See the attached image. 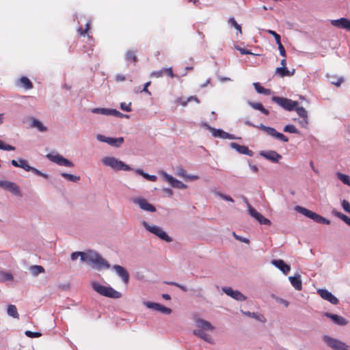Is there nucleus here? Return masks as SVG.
<instances>
[{"instance_id":"a878e982","label":"nucleus","mask_w":350,"mask_h":350,"mask_svg":"<svg viewBox=\"0 0 350 350\" xmlns=\"http://www.w3.org/2000/svg\"><path fill=\"white\" fill-rule=\"evenodd\" d=\"M296 210L299 212L300 213L303 214L306 217L314 220L315 216L317 213L312 212V211H310L306 208L301 207V206H297Z\"/></svg>"},{"instance_id":"864d4df0","label":"nucleus","mask_w":350,"mask_h":350,"mask_svg":"<svg viewBox=\"0 0 350 350\" xmlns=\"http://www.w3.org/2000/svg\"><path fill=\"white\" fill-rule=\"evenodd\" d=\"M131 103H120V108L122 110L124 111H131Z\"/></svg>"},{"instance_id":"69168bd1","label":"nucleus","mask_w":350,"mask_h":350,"mask_svg":"<svg viewBox=\"0 0 350 350\" xmlns=\"http://www.w3.org/2000/svg\"><path fill=\"white\" fill-rule=\"evenodd\" d=\"M254 318L263 323L266 321V319L262 314H256Z\"/></svg>"},{"instance_id":"4d7b16f0","label":"nucleus","mask_w":350,"mask_h":350,"mask_svg":"<svg viewBox=\"0 0 350 350\" xmlns=\"http://www.w3.org/2000/svg\"><path fill=\"white\" fill-rule=\"evenodd\" d=\"M342 206L346 212L350 213V203L347 200H343L342 201Z\"/></svg>"},{"instance_id":"ea45409f","label":"nucleus","mask_w":350,"mask_h":350,"mask_svg":"<svg viewBox=\"0 0 350 350\" xmlns=\"http://www.w3.org/2000/svg\"><path fill=\"white\" fill-rule=\"evenodd\" d=\"M295 111H297V114L301 118H308V112L303 107H299V105H298L295 109Z\"/></svg>"},{"instance_id":"2eb2a0df","label":"nucleus","mask_w":350,"mask_h":350,"mask_svg":"<svg viewBox=\"0 0 350 350\" xmlns=\"http://www.w3.org/2000/svg\"><path fill=\"white\" fill-rule=\"evenodd\" d=\"M331 24L336 27L350 30V20L346 18L332 20Z\"/></svg>"},{"instance_id":"5fc2aeb1","label":"nucleus","mask_w":350,"mask_h":350,"mask_svg":"<svg viewBox=\"0 0 350 350\" xmlns=\"http://www.w3.org/2000/svg\"><path fill=\"white\" fill-rule=\"evenodd\" d=\"M25 335L29 338H38V337H40L41 336V333L40 332H33L31 331H26L25 332Z\"/></svg>"},{"instance_id":"ddd939ff","label":"nucleus","mask_w":350,"mask_h":350,"mask_svg":"<svg viewBox=\"0 0 350 350\" xmlns=\"http://www.w3.org/2000/svg\"><path fill=\"white\" fill-rule=\"evenodd\" d=\"M318 294L321 296V297L326 301H328L331 304L334 305H336L338 304V299L334 296L332 293L328 291L326 289H318Z\"/></svg>"},{"instance_id":"72a5a7b5","label":"nucleus","mask_w":350,"mask_h":350,"mask_svg":"<svg viewBox=\"0 0 350 350\" xmlns=\"http://www.w3.org/2000/svg\"><path fill=\"white\" fill-rule=\"evenodd\" d=\"M191 100H194L198 103H200L199 99L194 96H189L186 100L183 99V98H179L177 99V102L184 107L186 106L187 103Z\"/></svg>"},{"instance_id":"412c9836","label":"nucleus","mask_w":350,"mask_h":350,"mask_svg":"<svg viewBox=\"0 0 350 350\" xmlns=\"http://www.w3.org/2000/svg\"><path fill=\"white\" fill-rule=\"evenodd\" d=\"M325 316L331 319L336 324L338 325H346L348 321L342 317L338 314H334L329 312L325 313Z\"/></svg>"},{"instance_id":"c85d7f7f","label":"nucleus","mask_w":350,"mask_h":350,"mask_svg":"<svg viewBox=\"0 0 350 350\" xmlns=\"http://www.w3.org/2000/svg\"><path fill=\"white\" fill-rule=\"evenodd\" d=\"M275 72L280 77H284L286 76H292L294 74V70L291 72L288 70L286 67H280L277 68L275 70Z\"/></svg>"},{"instance_id":"473e14b6","label":"nucleus","mask_w":350,"mask_h":350,"mask_svg":"<svg viewBox=\"0 0 350 350\" xmlns=\"http://www.w3.org/2000/svg\"><path fill=\"white\" fill-rule=\"evenodd\" d=\"M254 86L256 92L259 94H262L265 95L271 94V90L265 88L264 87L261 86L259 83H254Z\"/></svg>"},{"instance_id":"58836bf2","label":"nucleus","mask_w":350,"mask_h":350,"mask_svg":"<svg viewBox=\"0 0 350 350\" xmlns=\"http://www.w3.org/2000/svg\"><path fill=\"white\" fill-rule=\"evenodd\" d=\"M136 173L142 175L143 177H144L146 179L154 182L157 180V176L154 175H149L148 174L144 173L142 170L137 169L135 171Z\"/></svg>"},{"instance_id":"393cba45","label":"nucleus","mask_w":350,"mask_h":350,"mask_svg":"<svg viewBox=\"0 0 350 350\" xmlns=\"http://www.w3.org/2000/svg\"><path fill=\"white\" fill-rule=\"evenodd\" d=\"M197 326L200 328V329H205L209 331H213L214 327L207 321L203 319H198L196 321Z\"/></svg>"},{"instance_id":"6e6552de","label":"nucleus","mask_w":350,"mask_h":350,"mask_svg":"<svg viewBox=\"0 0 350 350\" xmlns=\"http://www.w3.org/2000/svg\"><path fill=\"white\" fill-rule=\"evenodd\" d=\"M47 158L50 159V161L63 166L66 167H73V163L68 160L67 159L64 158L62 155L59 154H48L46 155Z\"/></svg>"},{"instance_id":"37998d69","label":"nucleus","mask_w":350,"mask_h":350,"mask_svg":"<svg viewBox=\"0 0 350 350\" xmlns=\"http://www.w3.org/2000/svg\"><path fill=\"white\" fill-rule=\"evenodd\" d=\"M144 304L148 308L152 309V310H157V311H158L159 307V305H160V304L154 303V302H151V301H144Z\"/></svg>"},{"instance_id":"20e7f679","label":"nucleus","mask_w":350,"mask_h":350,"mask_svg":"<svg viewBox=\"0 0 350 350\" xmlns=\"http://www.w3.org/2000/svg\"><path fill=\"white\" fill-rule=\"evenodd\" d=\"M246 124L250 126L256 127L258 129H260V130L263 131L264 132H265L267 135H269L273 137H275L276 139H278L280 141H282L284 142H288V139L287 138V137H286L282 133L278 132L274 128L266 126L262 124L258 126H256L250 122H246Z\"/></svg>"},{"instance_id":"6e6d98bb","label":"nucleus","mask_w":350,"mask_h":350,"mask_svg":"<svg viewBox=\"0 0 350 350\" xmlns=\"http://www.w3.org/2000/svg\"><path fill=\"white\" fill-rule=\"evenodd\" d=\"M176 175L185 179L187 177V172L183 167H178L176 170Z\"/></svg>"},{"instance_id":"de8ad7c7","label":"nucleus","mask_w":350,"mask_h":350,"mask_svg":"<svg viewBox=\"0 0 350 350\" xmlns=\"http://www.w3.org/2000/svg\"><path fill=\"white\" fill-rule=\"evenodd\" d=\"M92 112L94 113H101L103 115L109 116V109L95 108L92 109Z\"/></svg>"},{"instance_id":"4be33fe9","label":"nucleus","mask_w":350,"mask_h":350,"mask_svg":"<svg viewBox=\"0 0 350 350\" xmlns=\"http://www.w3.org/2000/svg\"><path fill=\"white\" fill-rule=\"evenodd\" d=\"M272 264L284 274H287L291 271V267L282 260H272Z\"/></svg>"},{"instance_id":"7c9ffc66","label":"nucleus","mask_w":350,"mask_h":350,"mask_svg":"<svg viewBox=\"0 0 350 350\" xmlns=\"http://www.w3.org/2000/svg\"><path fill=\"white\" fill-rule=\"evenodd\" d=\"M31 126L36 128L40 132H45L47 128L38 120L33 118L31 122Z\"/></svg>"},{"instance_id":"9b49d317","label":"nucleus","mask_w":350,"mask_h":350,"mask_svg":"<svg viewBox=\"0 0 350 350\" xmlns=\"http://www.w3.org/2000/svg\"><path fill=\"white\" fill-rule=\"evenodd\" d=\"M163 177L174 188L185 189L187 188V186L182 183L181 181L174 178L172 176L169 175L166 172L161 173Z\"/></svg>"},{"instance_id":"680f3d73","label":"nucleus","mask_w":350,"mask_h":350,"mask_svg":"<svg viewBox=\"0 0 350 350\" xmlns=\"http://www.w3.org/2000/svg\"><path fill=\"white\" fill-rule=\"evenodd\" d=\"M251 106L255 109H257V110H259L260 109H262L263 105L260 103H251Z\"/></svg>"},{"instance_id":"a19ab883","label":"nucleus","mask_w":350,"mask_h":350,"mask_svg":"<svg viewBox=\"0 0 350 350\" xmlns=\"http://www.w3.org/2000/svg\"><path fill=\"white\" fill-rule=\"evenodd\" d=\"M283 131L284 132L290 133H295L299 134V130L293 124H288L284 126Z\"/></svg>"},{"instance_id":"f257e3e1","label":"nucleus","mask_w":350,"mask_h":350,"mask_svg":"<svg viewBox=\"0 0 350 350\" xmlns=\"http://www.w3.org/2000/svg\"><path fill=\"white\" fill-rule=\"evenodd\" d=\"M84 259L83 262L92 265L98 269H109L110 265L103 259L98 253L88 250L84 252Z\"/></svg>"},{"instance_id":"c756f323","label":"nucleus","mask_w":350,"mask_h":350,"mask_svg":"<svg viewBox=\"0 0 350 350\" xmlns=\"http://www.w3.org/2000/svg\"><path fill=\"white\" fill-rule=\"evenodd\" d=\"M126 61L135 64L137 62L136 51L129 50L125 54Z\"/></svg>"},{"instance_id":"4c0bfd02","label":"nucleus","mask_w":350,"mask_h":350,"mask_svg":"<svg viewBox=\"0 0 350 350\" xmlns=\"http://www.w3.org/2000/svg\"><path fill=\"white\" fill-rule=\"evenodd\" d=\"M336 175L338 178L344 184L350 186V177L348 175L342 174L340 172H338Z\"/></svg>"},{"instance_id":"49530a36","label":"nucleus","mask_w":350,"mask_h":350,"mask_svg":"<svg viewBox=\"0 0 350 350\" xmlns=\"http://www.w3.org/2000/svg\"><path fill=\"white\" fill-rule=\"evenodd\" d=\"M81 258V260L83 261V260L84 259V252H72L71 254V256H70V258L72 259V260H76L78 257Z\"/></svg>"},{"instance_id":"1a4fd4ad","label":"nucleus","mask_w":350,"mask_h":350,"mask_svg":"<svg viewBox=\"0 0 350 350\" xmlns=\"http://www.w3.org/2000/svg\"><path fill=\"white\" fill-rule=\"evenodd\" d=\"M97 139L100 142H106L107 144H108L112 146H114V147H119L124 142L123 137H118V138L107 137H105L102 135H98Z\"/></svg>"},{"instance_id":"c9c22d12","label":"nucleus","mask_w":350,"mask_h":350,"mask_svg":"<svg viewBox=\"0 0 350 350\" xmlns=\"http://www.w3.org/2000/svg\"><path fill=\"white\" fill-rule=\"evenodd\" d=\"M13 275L10 273L0 271V282L11 281Z\"/></svg>"},{"instance_id":"09e8293b","label":"nucleus","mask_w":350,"mask_h":350,"mask_svg":"<svg viewBox=\"0 0 350 350\" xmlns=\"http://www.w3.org/2000/svg\"><path fill=\"white\" fill-rule=\"evenodd\" d=\"M0 150H15V147L11 146V145H8V144H5L1 139H0Z\"/></svg>"},{"instance_id":"aec40b11","label":"nucleus","mask_w":350,"mask_h":350,"mask_svg":"<svg viewBox=\"0 0 350 350\" xmlns=\"http://www.w3.org/2000/svg\"><path fill=\"white\" fill-rule=\"evenodd\" d=\"M230 146L241 154L249 156H252L253 154L252 151L250 150L247 146H242L234 142L231 143Z\"/></svg>"},{"instance_id":"cd10ccee","label":"nucleus","mask_w":350,"mask_h":350,"mask_svg":"<svg viewBox=\"0 0 350 350\" xmlns=\"http://www.w3.org/2000/svg\"><path fill=\"white\" fill-rule=\"evenodd\" d=\"M19 85L26 90H31L33 88L31 81L27 77H22L19 79Z\"/></svg>"},{"instance_id":"603ef678","label":"nucleus","mask_w":350,"mask_h":350,"mask_svg":"<svg viewBox=\"0 0 350 350\" xmlns=\"http://www.w3.org/2000/svg\"><path fill=\"white\" fill-rule=\"evenodd\" d=\"M267 31L268 33H269L270 35L273 36V38H275L276 43H278V42H281V37H280V36L278 33H276L275 31L269 29Z\"/></svg>"},{"instance_id":"0eeeda50","label":"nucleus","mask_w":350,"mask_h":350,"mask_svg":"<svg viewBox=\"0 0 350 350\" xmlns=\"http://www.w3.org/2000/svg\"><path fill=\"white\" fill-rule=\"evenodd\" d=\"M323 341L334 350H350L347 344L330 336H324Z\"/></svg>"},{"instance_id":"8fccbe9b","label":"nucleus","mask_w":350,"mask_h":350,"mask_svg":"<svg viewBox=\"0 0 350 350\" xmlns=\"http://www.w3.org/2000/svg\"><path fill=\"white\" fill-rule=\"evenodd\" d=\"M33 172L35 174L38 175V176H42L45 178H48V175L46 174H44L42 173V172H40V170H38V169L33 167H29V172Z\"/></svg>"},{"instance_id":"338daca9","label":"nucleus","mask_w":350,"mask_h":350,"mask_svg":"<svg viewBox=\"0 0 350 350\" xmlns=\"http://www.w3.org/2000/svg\"><path fill=\"white\" fill-rule=\"evenodd\" d=\"M126 79L125 77L122 75H117L116 76V81L117 82L124 81Z\"/></svg>"},{"instance_id":"e433bc0d","label":"nucleus","mask_w":350,"mask_h":350,"mask_svg":"<svg viewBox=\"0 0 350 350\" xmlns=\"http://www.w3.org/2000/svg\"><path fill=\"white\" fill-rule=\"evenodd\" d=\"M61 176L66 178V180L71 181V182H77L80 180V176H75L72 174H70L68 173L63 172L61 174Z\"/></svg>"},{"instance_id":"13d9d810","label":"nucleus","mask_w":350,"mask_h":350,"mask_svg":"<svg viewBox=\"0 0 350 350\" xmlns=\"http://www.w3.org/2000/svg\"><path fill=\"white\" fill-rule=\"evenodd\" d=\"M338 216L342 220L344 221L347 224H348L349 226H350V218L349 217H347V215L342 214V213H339L338 214Z\"/></svg>"},{"instance_id":"f8f14e48","label":"nucleus","mask_w":350,"mask_h":350,"mask_svg":"<svg viewBox=\"0 0 350 350\" xmlns=\"http://www.w3.org/2000/svg\"><path fill=\"white\" fill-rule=\"evenodd\" d=\"M249 213L252 217L255 218L260 224L270 226L271 222L269 219L265 218L262 214L258 213L251 206H249Z\"/></svg>"},{"instance_id":"bf43d9fd","label":"nucleus","mask_w":350,"mask_h":350,"mask_svg":"<svg viewBox=\"0 0 350 350\" xmlns=\"http://www.w3.org/2000/svg\"><path fill=\"white\" fill-rule=\"evenodd\" d=\"M277 44L278 45V49L280 51V55L282 57H286V51H285V49H284V46L282 45V42H280L277 43Z\"/></svg>"},{"instance_id":"0e129e2a","label":"nucleus","mask_w":350,"mask_h":350,"mask_svg":"<svg viewBox=\"0 0 350 350\" xmlns=\"http://www.w3.org/2000/svg\"><path fill=\"white\" fill-rule=\"evenodd\" d=\"M199 178V177L196 175H187V177L185 178V180H198Z\"/></svg>"},{"instance_id":"f3484780","label":"nucleus","mask_w":350,"mask_h":350,"mask_svg":"<svg viewBox=\"0 0 350 350\" xmlns=\"http://www.w3.org/2000/svg\"><path fill=\"white\" fill-rule=\"evenodd\" d=\"M226 294L238 301H244L246 297L239 291L233 290L231 287L223 288Z\"/></svg>"},{"instance_id":"bb28decb","label":"nucleus","mask_w":350,"mask_h":350,"mask_svg":"<svg viewBox=\"0 0 350 350\" xmlns=\"http://www.w3.org/2000/svg\"><path fill=\"white\" fill-rule=\"evenodd\" d=\"M193 334L196 336H198L200 338L203 339L204 340L211 343L212 342V338L210 335L206 334L203 330L202 329H196L193 331Z\"/></svg>"},{"instance_id":"5701e85b","label":"nucleus","mask_w":350,"mask_h":350,"mask_svg":"<svg viewBox=\"0 0 350 350\" xmlns=\"http://www.w3.org/2000/svg\"><path fill=\"white\" fill-rule=\"evenodd\" d=\"M288 280H290L291 285L296 290L301 291L302 289V282L300 275L297 274L294 276H290Z\"/></svg>"},{"instance_id":"3c124183","label":"nucleus","mask_w":350,"mask_h":350,"mask_svg":"<svg viewBox=\"0 0 350 350\" xmlns=\"http://www.w3.org/2000/svg\"><path fill=\"white\" fill-rule=\"evenodd\" d=\"M158 311L166 314H170L172 312V310L170 308H167L161 304L159 305Z\"/></svg>"},{"instance_id":"f704fd0d","label":"nucleus","mask_w":350,"mask_h":350,"mask_svg":"<svg viewBox=\"0 0 350 350\" xmlns=\"http://www.w3.org/2000/svg\"><path fill=\"white\" fill-rule=\"evenodd\" d=\"M30 270H31V273L33 275H38V274L44 272V267L42 266H40V265H32L30 267Z\"/></svg>"},{"instance_id":"79ce46f5","label":"nucleus","mask_w":350,"mask_h":350,"mask_svg":"<svg viewBox=\"0 0 350 350\" xmlns=\"http://www.w3.org/2000/svg\"><path fill=\"white\" fill-rule=\"evenodd\" d=\"M18 167H21L24 169L25 171L29 172L30 165L28 164V162L26 160L23 159H18Z\"/></svg>"},{"instance_id":"9d476101","label":"nucleus","mask_w":350,"mask_h":350,"mask_svg":"<svg viewBox=\"0 0 350 350\" xmlns=\"http://www.w3.org/2000/svg\"><path fill=\"white\" fill-rule=\"evenodd\" d=\"M0 187L3 188L13 194L21 196L19 187L13 182L7 180H0Z\"/></svg>"},{"instance_id":"a18cd8bd","label":"nucleus","mask_w":350,"mask_h":350,"mask_svg":"<svg viewBox=\"0 0 350 350\" xmlns=\"http://www.w3.org/2000/svg\"><path fill=\"white\" fill-rule=\"evenodd\" d=\"M228 23L234 27L240 33H242L241 27L239 25L234 18H230Z\"/></svg>"},{"instance_id":"6ab92c4d","label":"nucleus","mask_w":350,"mask_h":350,"mask_svg":"<svg viewBox=\"0 0 350 350\" xmlns=\"http://www.w3.org/2000/svg\"><path fill=\"white\" fill-rule=\"evenodd\" d=\"M164 75H167L171 78L174 77V75L173 73V70L172 68H163L160 70L158 71H154L151 74V77L159 78Z\"/></svg>"},{"instance_id":"39448f33","label":"nucleus","mask_w":350,"mask_h":350,"mask_svg":"<svg viewBox=\"0 0 350 350\" xmlns=\"http://www.w3.org/2000/svg\"><path fill=\"white\" fill-rule=\"evenodd\" d=\"M271 100L284 109L289 111H294L299 105L297 101H294L284 97L273 96Z\"/></svg>"},{"instance_id":"c03bdc74","label":"nucleus","mask_w":350,"mask_h":350,"mask_svg":"<svg viewBox=\"0 0 350 350\" xmlns=\"http://www.w3.org/2000/svg\"><path fill=\"white\" fill-rule=\"evenodd\" d=\"M314 221L319 223V224H330V221L327 219L326 218L322 217L321 215H318L317 214V215L315 216V219L314 220Z\"/></svg>"},{"instance_id":"dca6fc26","label":"nucleus","mask_w":350,"mask_h":350,"mask_svg":"<svg viewBox=\"0 0 350 350\" xmlns=\"http://www.w3.org/2000/svg\"><path fill=\"white\" fill-rule=\"evenodd\" d=\"M134 202L139 206V207L147 211L150 212H155L156 208L155 207L150 204L146 199L144 198H137L135 200Z\"/></svg>"},{"instance_id":"a211bd4d","label":"nucleus","mask_w":350,"mask_h":350,"mask_svg":"<svg viewBox=\"0 0 350 350\" xmlns=\"http://www.w3.org/2000/svg\"><path fill=\"white\" fill-rule=\"evenodd\" d=\"M113 269L116 271L117 274L122 279L125 284H128L129 281V274L125 268L120 265H116Z\"/></svg>"},{"instance_id":"f03ea898","label":"nucleus","mask_w":350,"mask_h":350,"mask_svg":"<svg viewBox=\"0 0 350 350\" xmlns=\"http://www.w3.org/2000/svg\"><path fill=\"white\" fill-rule=\"evenodd\" d=\"M92 287L96 293L107 297L118 299L122 296L120 292L114 290L112 287L103 286L98 282H92Z\"/></svg>"},{"instance_id":"b1692460","label":"nucleus","mask_w":350,"mask_h":350,"mask_svg":"<svg viewBox=\"0 0 350 350\" xmlns=\"http://www.w3.org/2000/svg\"><path fill=\"white\" fill-rule=\"evenodd\" d=\"M265 158L273 161V162H278V161L282 158V156L279 154L278 152L273 150L268 151L261 154Z\"/></svg>"},{"instance_id":"4468645a","label":"nucleus","mask_w":350,"mask_h":350,"mask_svg":"<svg viewBox=\"0 0 350 350\" xmlns=\"http://www.w3.org/2000/svg\"><path fill=\"white\" fill-rule=\"evenodd\" d=\"M206 126L208 129L211 132L213 136L215 137L230 139H234V137L232 135L224 131L223 130L214 129L208 125H206Z\"/></svg>"},{"instance_id":"7ed1b4c3","label":"nucleus","mask_w":350,"mask_h":350,"mask_svg":"<svg viewBox=\"0 0 350 350\" xmlns=\"http://www.w3.org/2000/svg\"><path fill=\"white\" fill-rule=\"evenodd\" d=\"M102 162L105 165L109 166L113 169L114 170L130 171L132 170L129 165L125 164L124 163L115 157H104L102 160Z\"/></svg>"},{"instance_id":"774afa93","label":"nucleus","mask_w":350,"mask_h":350,"mask_svg":"<svg viewBox=\"0 0 350 350\" xmlns=\"http://www.w3.org/2000/svg\"><path fill=\"white\" fill-rule=\"evenodd\" d=\"M343 79L342 78L338 79L336 81H332V83L335 85L336 86H340V84L342 83Z\"/></svg>"},{"instance_id":"423d86ee","label":"nucleus","mask_w":350,"mask_h":350,"mask_svg":"<svg viewBox=\"0 0 350 350\" xmlns=\"http://www.w3.org/2000/svg\"><path fill=\"white\" fill-rule=\"evenodd\" d=\"M144 227L148 230L150 232L157 235L161 239L164 240L167 242H171L172 239L167 234V233L162 230L161 228L157 226H150L146 221L142 222Z\"/></svg>"},{"instance_id":"052dcab7","label":"nucleus","mask_w":350,"mask_h":350,"mask_svg":"<svg viewBox=\"0 0 350 350\" xmlns=\"http://www.w3.org/2000/svg\"><path fill=\"white\" fill-rule=\"evenodd\" d=\"M233 236L234 237L237 239V240H239L241 242H243V243H250V241L248 239H246V238H243V237H239L238 236L237 234H235V232H233Z\"/></svg>"},{"instance_id":"2f4dec72","label":"nucleus","mask_w":350,"mask_h":350,"mask_svg":"<svg viewBox=\"0 0 350 350\" xmlns=\"http://www.w3.org/2000/svg\"><path fill=\"white\" fill-rule=\"evenodd\" d=\"M8 314L15 319L19 318V314L18 312L16 306L10 304L7 308Z\"/></svg>"},{"instance_id":"e2e57ef3","label":"nucleus","mask_w":350,"mask_h":350,"mask_svg":"<svg viewBox=\"0 0 350 350\" xmlns=\"http://www.w3.org/2000/svg\"><path fill=\"white\" fill-rule=\"evenodd\" d=\"M299 124L304 128L307 127L308 124V118H302V120L299 121Z\"/></svg>"}]
</instances>
